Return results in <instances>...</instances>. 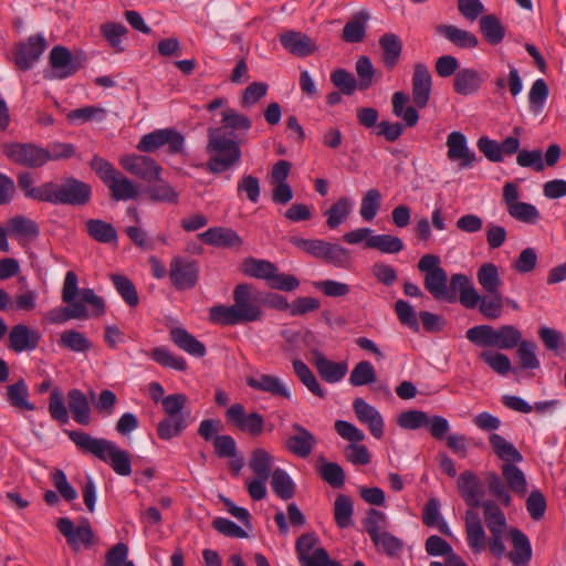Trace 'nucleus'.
<instances>
[{"label":"nucleus","instance_id":"680f3d73","mask_svg":"<svg viewBox=\"0 0 566 566\" xmlns=\"http://www.w3.org/2000/svg\"><path fill=\"white\" fill-rule=\"evenodd\" d=\"M222 130H249L251 128V119L233 108H227L222 112Z\"/></svg>","mask_w":566,"mask_h":566},{"label":"nucleus","instance_id":"052dcab7","mask_svg":"<svg viewBox=\"0 0 566 566\" xmlns=\"http://www.w3.org/2000/svg\"><path fill=\"white\" fill-rule=\"evenodd\" d=\"M112 282L114 283L117 292L129 306L138 305L139 297L137 290L127 276L120 274H113Z\"/></svg>","mask_w":566,"mask_h":566},{"label":"nucleus","instance_id":"4468645a","mask_svg":"<svg viewBox=\"0 0 566 566\" xmlns=\"http://www.w3.org/2000/svg\"><path fill=\"white\" fill-rule=\"evenodd\" d=\"M119 163L127 172L144 181L159 180L161 167L148 156L126 155L120 158Z\"/></svg>","mask_w":566,"mask_h":566},{"label":"nucleus","instance_id":"79ce46f5","mask_svg":"<svg viewBox=\"0 0 566 566\" xmlns=\"http://www.w3.org/2000/svg\"><path fill=\"white\" fill-rule=\"evenodd\" d=\"M322 260L336 268L347 269L352 264L350 251L346 248L326 241Z\"/></svg>","mask_w":566,"mask_h":566},{"label":"nucleus","instance_id":"4d7b16f0","mask_svg":"<svg viewBox=\"0 0 566 566\" xmlns=\"http://www.w3.org/2000/svg\"><path fill=\"white\" fill-rule=\"evenodd\" d=\"M60 345L76 353H85L93 346L92 342L81 332L65 331L61 334Z\"/></svg>","mask_w":566,"mask_h":566},{"label":"nucleus","instance_id":"7c9ffc66","mask_svg":"<svg viewBox=\"0 0 566 566\" xmlns=\"http://www.w3.org/2000/svg\"><path fill=\"white\" fill-rule=\"evenodd\" d=\"M19 189L29 199L48 202L49 190L52 188V181H46L40 186H33V178L29 171H23L17 178Z\"/></svg>","mask_w":566,"mask_h":566},{"label":"nucleus","instance_id":"0e129e2a","mask_svg":"<svg viewBox=\"0 0 566 566\" xmlns=\"http://www.w3.org/2000/svg\"><path fill=\"white\" fill-rule=\"evenodd\" d=\"M480 358L501 376L507 375L512 369L511 360L505 354L485 350L480 354Z\"/></svg>","mask_w":566,"mask_h":566},{"label":"nucleus","instance_id":"b1692460","mask_svg":"<svg viewBox=\"0 0 566 566\" xmlns=\"http://www.w3.org/2000/svg\"><path fill=\"white\" fill-rule=\"evenodd\" d=\"M199 238L209 245L223 249H238L242 244L241 238L234 230L223 227L210 228L200 233Z\"/></svg>","mask_w":566,"mask_h":566},{"label":"nucleus","instance_id":"f257e3e1","mask_svg":"<svg viewBox=\"0 0 566 566\" xmlns=\"http://www.w3.org/2000/svg\"><path fill=\"white\" fill-rule=\"evenodd\" d=\"M232 305H216L209 310L210 322L235 326L261 321L265 294L250 283L238 284L232 293Z\"/></svg>","mask_w":566,"mask_h":566},{"label":"nucleus","instance_id":"8fccbe9b","mask_svg":"<svg viewBox=\"0 0 566 566\" xmlns=\"http://www.w3.org/2000/svg\"><path fill=\"white\" fill-rule=\"evenodd\" d=\"M353 512L352 499L348 495L338 494L334 502V518L339 528H347L353 524Z\"/></svg>","mask_w":566,"mask_h":566},{"label":"nucleus","instance_id":"3c124183","mask_svg":"<svg viewBox=\"0 0 566 566\" xmlns=\"http://www.w3.org/2000/svg\"><path fill=\"white\" fill-rule=\"evenodd\" d=\"M366 248L377 249L382 253H399L403 249V242L400 238L391 234L371 235L366 241Z\"/></svg>","mask_w":566,"mask_h":566},{"label":"nucleus","instance_id":"5fc2aeb1","mask_svg":"<svg viewBox=\"0 0 566 566\" xmlns=\"http://www.w3.org/2000/svg\"><path fill=\"white\" fill-rule=\"evenodd\" d=\"M370 538L378 552H381L390 557L397 556L403 547L401 539L386 531Z\"/></svg>","mask_w":566,"mask_h":566},{"label":"nucleus","instance_id":"de8ad7c7","mask_svg":"<svg viewBox=\"0 0 566 566\" xmlns=\"http://www.w3.org/2000/svg\"><path fill=\"white\" fill-rule=\"evenodd\" d=\"M352 210L350 201L346 197H340L325 212L326 224L331 229L339 227L348 217Z\"/></svg>","mask_w":566,"mask_h":566},{"label":"nucleus","instance_id":"13d9d810","mask_svg":"<svg viewBox=\"0 0 566 566\" xmlns=\"http://www.w3.org/2000/svg\"><path fill=\"white\" fill-rule=\"evenodd\" d=\"M10 231L20 238L35 239L39 235L36 223L25 217H13L8 222Z\"/></svg>","mask_w":566,"mask_h":566},{"label":"nucleus","instance_id":"bf43d9fd","mask_svg":"<svg viewBox=\"0 0 566 566\" xmlns=\"http://www.w3.org/2000/svg\"><path fill=\"white\" fill-rule=\"evenodd\" d=\"M380 203H381L380 191L376 188H371V189L367 190L366 193L364 195V197L361 199V203H360L359 213H360L361 218L366 221H371L376 217V214L380 208Z\"/></svg>","mask_w":566,"mask_h":566},{"label":"nucleus","instance_id":"bb28decb","mask_svg":"<svg viewBox=\"0 0 566 566\" xmlns=\"http://www.w3.org/2000/svg\"><path fill=\"white\" fill-rule=\"evenodd\" d=\"M381 59L386 70L391 71L398 64L402 53V42L395 33H385L379 38Z\"/></svg>","mask_w":566,"mask_h":566},{"label":"nucleus","instance_id":"603ef678","mask_svg":"<svg viewBox=\"0 0 566 566\" xmlns=\"http://www.w3.org/2000/svg\"><path fill=\"white\" fill-rule=\"evenodd\" d=\"M270 478L271 486L279 497H281L282 500H289L294 496V482L284 470L275 469Z\"/></svg>","mask_w":566,"mask_h":566},{"label":"nucleus","instance_id":"cd10ccee","mask_svg":"<svg viewBox=\"0 0 566 566\" xmlns=\"http://www.w3.org/2000/svg\"><path fill=\"white\" fill-rule=\"evenodd\" d=\"M426 290L437 300L453 302L455 295L448 287V275L443 269H436L424 276Z\"/></svg>","mask_w":566,"mask_h":566},{"label":"nucleus","instance_id":"ddd939ff","mask_svg":"<svg viewBox=\"0 0 566 566\" xmlns=\"http://www.w3.org/2000/svg\"><path fill=\"white\" fill-rule=\"evenodd\" d=\"M56 527L75 552L80 549L81 544L85 547L93 545L94 533L87 520H83L81 524L75 527L69 517H61L56 522Z\"/></svg>","mask_w":566,"mask_h":566},{"label":"nucleus","instance_id":"2eb2a0df","mask_svg":"<svg viewBox=\"0 0 566 566\" xmlns=\"http://www.w3.org/2000/svg\"><path fill=\"white\" fill-rule=\"evenodd\" d=\"M198 273L199 268L196 261L176 256L170 262L169 276L177 290L193 287L198 281Z\"/></svg>","mask_w":566,"mask_h":566},{"label":"nucleus","instance_id":"69168bd1","mask_svg":"<svg viewBox=\"0 0 566 566\" xmlns=\"http://www.w3.org/2000/svg\"><path fill=\"white\" fill-rule=\"evenodd\" d=\"M355 70L358 76V88L366 91L371 86L376 73L371 60L366 55L359 56L356 61Z\"/></svg>","mask_w":566,"mask_h":566},{"label":"nucleus","instance_id":"e433bc0d","mask_svg":"<svg viewBox=\"0 0 566 566\" xmlns=\"http://www.w3.org/2000/svg\"><path fill=\"white\" fill-rule=\"evenodd\" d=\"M85 228L90 237L99 243L117 242V231L109 222L90 219L85 222Z\"/></svg>","mask_w":566,"mask_h":566},{"label":"nucleus","instance_id":"c9c22d12","mask_svg":"<svg viewBox=\"0 0 566 566\" xmlns=\"http://www.w3.org/2000/svg\"><path fill=\"white\" fill-rule=\"evenodd\" d=\"M501 471L509 490L521 497L525 496L527 481L523 471L513 463H503Z\"/></svg>","mask_w":566,"mask_h":566},{"label":"nucleus","instance_id":"58836bf2","mask_svg":"<svg viewBox=\"0 0 566 566\" xmlns=\"http://www.w3.org/2000/svg\"><path fill=\"white\" fill-rule=\"evenodd\" d=\"M273 457L263 448L251 452L249 468L256 478L269 479L272 474Z\"/></svg>","mask_w":566,"mask_h":566},{"label":"nucleus","instance_id":"f704fd0d","mask_svg":"<svg viewBox=\"0 0 566 566\" xmlns=\"http://www.w3.org/2000/svg\"><path fill=\"white\" fill-rule=\"evenodd\" d=\"M490 444L494 451V453L504 462V463H518L523 461V455L515 448V446L504 439L502 436L497 433H492L489 438Z\"/></svg>","mask_w":566,"mask_h":566},{"label":"nucleus","instance_id":"6e6552de","mask_svg":"<svg viewBox=\"0 0 566 566\" xmlns=\"http://www.w3.org/2000/svg\"><path fill=\"white\" fill-rule=\"evenodd\" d=\"M85 59L81 53L73 55L63 45H55L49 54V70L44 72L46 80H65L74 75L84 63Z\"/></svg>","mask_w":566,"mask_h":566},{"label":"nucleus","instance_id":"a211bd4d","mask_svg":"<svg viewBox=\"0 0 566 566\" xmlns=\"http://www.w3.org/2000/svg\"><path fill=\"white\" fill-rule=\"evenodd\" d=\"M280 42L291 54L305 57L317 50V45L307 34L289 30L280 34Z\"/></svg>","mask_w":566,"mask_h":566},{"label":"nucleus","instance_id":"864d4df0","mask_svg":"<svg viewBox=\"0 0 566 566\" xmlns=\"http://www.w3.org/2000/svg\"><path fill=\"white\" fill-rule=\"evenodd\" d=\"M376 380L377 376L375 368L368 360L357 363L349 375V384L354 387L370 385Z\"/></svg>","mask_w":566,"mask_h":566},{"label":"nucleus","instance_id":"7ed1b4c3","mask_svg":"<svg viewBox=\"0 0 566 566\" xmlns=\"http://www.w3.org/2000/svg\"><path fill=\"white\" fill-rule=\"evenodd\" d=\"M69 438L83 452L91 453L98 460L109 463L116 474L122 476L130 475L129 452L119 449L113 441L104 438H94L84 431H70Z\"/></svg>","mask_w":566,"mask_h":566},{"label":"nucleus","instance_id":"774afa93","mask_svg":"<svg viewBox=\"0 0 566 566\" xmlns=\"http://www.w3.org/2000/svg\"><path fill=\"white\" fill-rule=\"evenodd\" d=\"M398 426L407 430H416L421 427L429 426V418L424 411L409 410L403 411L398 416Z\"/></svg>","mask_w":566,"mask_h":566},{"label":"nucleus","instance_id":"c85d7f7f","mask_svg":"<svg viewBox=\"0 0 566 566\" xmlns=\"http://www.w3.org/2000/svg\"><path fill=\"white\" fill-rule=\"evenodd\" d=\"M436 31L460 49H473L479 44V40L473 33L455 25L439 24L436 27Z\"/></svg>","mask_w":566,"mask_h":566},{"label":"nucleus","instance_id":"0eeeda50","mask_svg":"<svg viewBox=\"0 0 566 566\" xmlns=\"http://www.w3.org/2000/svg\"><path fill=\"white\" fill-rule=\"evenodd\" d=\"M480 506L483 509L484 522L491 533L489 549L494 556L501 558L506 551L503 541L507 527L506 517L494 501L481 502Z\"/></svg>","mask_w":566,"mask_h":566},{"label":"nucleus","instance_id":"4be33fe9","mask_svg":"<svg viewBox=\"0 0 566 566\" xmlns=\"http://www.w3.org/2000/svg\"><path fill=\"white\" fill-rule=\"evenodd\" d=\"M353 408L358 420L368 426L370 433L376 439L382 438L384 420L379 411L363 398H356L353 401Z\"/></svg>","mask_w":566,"mask_h":566},{"label":"nucleus","instance_id":"338daca9","mask_svg":"<svg viewBox=\"0 0 566 566\" xmlns=\"http://www.w3.org/2000/svg\"><path fill=\"white\" fill-rule=\"evenodd\" d=\"M101 32L112 48H114L117 52L124 51L122 40L128 32L124 24L117 22H107L101 27Z\"/></svg>","mask_w":566,"mask_h":566},{"label":"nucleus","instance_id":"39448f33","mask_svg":"<svg viewBox=\"0 0 566 566\" xmlns=\"http://www.w3.org/2000/svg\"><path fill=\"white\" fill-rule=\"evenodd\" d=\"M85 304L92 306L93 316H99L105 313V303L102 297L95 294L92 289H83L80 292V300L73 302L63 308H55L48 313V319L53 324H63L69 319H84L88 317Z\"/></svg>","mask_w":566,"mask_h":566},{"label":"nucleus","instance_id":"a878e982","mask_svg":"<svg viewBox=\"0 0 566 566\" xmlns=\"http://www.w3.org/2000/svg\"><path fill=\"white\" fill-rule=\"evenodd\" d=\"M247 384L250 388L263 392L271 394L273 396L290 399L291 392L284 382L276 376L261 374L258 377L247 378Z\"/></svg>","mask_w":566,"mask_h":566},{"label":"nucleus","instance_id":"ea45409f","mask_svg":"<svg viewBox=\"0 0 566 566\" xmlns=\"http://www.w3.org/2000/svg\"><path fill=\"white\" fill-rule=\"evenodd\" d=\"M476 279L482 289L490 294L499 292L502 285L499 269L493 263L482 264L478 270Z\"/></svg>","mask_w":566,"mask_h":566},{"label":"nucleus","instance_id":"dca6fc26","mask_svg":"<svg viewBox=\"0 0 566 566\" xmlns=\"http://www.w3.org/2000/svg\"><path fill=\"white\" fill-rule=\"evenodd\" d=\"M291 429L292 433L284 440V448L295 457L308 458L317 443L315 436L297 422L292 423Z\"/></svg>","mask_w":566,"mask_h":566},{"label":"nucleus","instance_id":"09e8293b","mask_svg":"<svg viewBox=\"0 0 566 566\" xmlns=\"http://www.w3.org/2000/svg\"><path fill=\"white\" fill-rule=\"evenodd\" d=\"M188 427L186 417H165L157 424V434L161 440H171Z\"/></svg>","mask_w":566,"mask_h":566},{"label":"nucleus","instance_id":"4c0bfd02","mask_svg":"<svg viewBox=\"0 0 566 566\" xmlns=\"http://www.w3.org/2000/svg\"><path fill=\"white\" fill-rule=\"evenodd\" d=\"M159 182L147 187L146 195L154 203L177 205L179 202V192L168 182L158 180Z\"/></svg>","mask_w":566,"mask_h":566},{"label":"nucleus","instance_id":"f3484780","mask_svg":"<svg viewBox=\"0 0 566 566\" xmlns=\"http://www.w3.org/2000/svg\"><path fill=\"white\" fill-rule=\"evenodd\" d=\"M447 156L451 161L460 160V167H471L476 161L475 154L468 147L465 136L460 132H452L447 137Z\"/></svg>","mask_w":566,"mask_h":566},{"label":"nucleus","instance_id":"aec40b11","mask_svg":"<svg viewBox=\"0 0 566 566\" xmlns=\"http://www.w3.org/2000/svg\"><path fill=\"white\" fill-rule=\"evenodd\" d=\"M314 356V366L321 378L329 384L340 381L348 370L346 361H333L325 357L319 350L312 352Z\"/></svg>","mask_w":566,"mask_h":566},{"label":"nucleus","instance_id":"412c9836","mask_svg":"<svg viewBox=\"0 0 566 566\" xmlns=\"http://www.w3.org/2000/svg\"><path fill=\"white\" fill-rule=\"evenodd\" d=\"M41 335L24 324L13 326L9 333V348L15 353L33 350L39 346Z\"/></svg>","mask_w":566,"mask_h":566},{"label":"nucleus","instance_id":"1a4fd4ad","mask_svg":"<svg viewBox=\"0 0 566 566\" xmlns=\"http://www.w3.org/2000/svg\"><path fill=\"white\" fill-rule=\"evenodd\" d=\"M167 145L171 155L182 154L185 149V136L175 128H163L144 135L137 149L144 153H153Z\"/></svg>","mask_w":566,"mask_h":566},{"label":"nucleus","instance_id":"37998d69","mask_svg":"<svg viewBox=\"0 0 566 566\" xmlns=\"http://www.w3.org/2000/svg\"><path fill=\"white\" fill-rule=\"evenodd\" d=\"M522 340V333L513 325H503L494 328L493 347L512 349Z\"/></svg>","mask_w":566,"mask_h":566},{"label":"nucleus","instance_id":"c03bdc74","mask_svg":"<svg viewBox=\"0 0 566 566\" xmlns=\"http://www.w3.org/2000/svg\"><path fill=\"white\" fill-rule=\"evenodd\" d=\"M274 271H276V265L266 260L248 258L242 263V272L245 275L266 282Z\"/></svg>","mask_w":566,"mask_h":566},{"label":"nucleus","instance_id":"a19ab883","mask_svg":"<svg viewBox=\"0 0 566 566\" xmlns=\"http://www.w3.org/2000/svg\"><path fill=\"white\" fill-rule=\"evenodd\" d=\"M480 30L485 39L492 45L502 42L505 35L504 27L494 14H486L480 19Z\"/></svg>","mask_w":566,"mask_h":566},{"label":"nucleus","instance_id":"49530a36","mask_svg":"<svg viewBox=\"0 0 566 566\" xmlns=\"http://www.w3.org/2000/svg\"><path fill=\"white\" fill-rule=\"evenodd\" d=\"M7 396L10 405L18 409L33 411L35 406L28 400L29 389L23 379L8 386Z\"/></svg>","mask_w":566,"mask_h":566},{"label":"nucleus","instance_id":"9d476101","mask_svg":"<svg viewBox=\"0 0 566 566\" xmlns=\"http://www.w3.org/2000/svg\"><path fill=\"white\" fill-rule=\"evenodd\" d=\"M1 150L9 160L19 166L40 168L45 165L44 148L32 143H6Z\"/></svg>","mask_w":566,"mask_h":566},{"label":"nucleus","instance_id":"6ab92c4d","mask_svg":"<svg viewBox=\"0 0 566 566\" xmlns=\"http://www.w3.org/2000/svg\"><path fill=\"white\" fill-rule=\"evenodd\" d=\"M465 534L469 548L474 554H480L489 547L483 525L478 513L468 510L465 513Z\"/></svg>","mask_w":566,"mask_h":566},{"label":"nucleus","instance_id":"f8f14e48","mask_svg":"<svg viewBox=\"0 0 566 566\" xmlns=\"http://www.w3.org/2000/svg\"><path fill=\"white\" fill-rule=\"evenodd\" d=\"M48 43L42 34H33L27 41L15 44L13 63L21 71H28L39 61Z\"/></svg>","mask_w":566,"mask_h":566},{"label":"nucleus","instance_id":"72a5a7b5","mask_svg":"<svg viewBox=\"0 0 566 566\" xmlns=\"http://www.w3.org/2000/svg\"><path fill=\"white\" fill-rule=\"evenodd\" d=\"M510 534L514 547V551L509 554L510 560L515 566L527 563L532 557V547L527 536L517 528H512Z\"/></svg>","mask_w":566,"mask_h":566},{"label":"nucleus","instance_id":"423d86ee","mask_svg":"<svg viewBox=\"0 0 566 566\" xmlns=\"http://www.w3.org/2000/svg\"><path fill=\"white\" fill-rule=\"evenodd\" d=\"M92 197V188L88 184L74 177H65L61 184L52 181L49 190L48 202L53 205L85 206Z\"/></svg>","mask_w":566,"mask_h":566},{"label":"nucleus","instance_id":"9b49d317","mask_svg":"<svg viewBox=\"0 0 566 566\" xmlns=\"http://www.w3.org/2000/svg\"><path fill=\"white\" fill-rule=\"evenodd\" d=\"M228 423L234 426L238 430L251 437H260L265 427L264 417L259 412H245L242 403H233L226 411Z\"/></svg>","mask_w":566,"mask_h":566},{"label":"nucleus","instance_id":"473e14b6","mask_svg":"<svg viewBox=\"0 0 566 566\" xmlns=\"http://www.w3.org/2000/svg\"><path fill=\"white\" fill-rule=\"evenodd\" d=\"M169 334L170 339L186 353L196 357H203L206 355V346L185 328L175 327L170 329Z\"/></svg>","mask_w":566,"mask_h":566},{"label":"nucleus","instance_id":"a18cd8bd","mask_svg":"<svg viewBox=\"0 0 566 566\" xmlns=\"http://www.w3.org/2000/svg\"><path fill=\"white\" fill-rule=\"evenodd\" d=\"M369 19V14L366 12H359L348 21L343 29V39L349 43H358L365 39L366 35V22Z\"/></svg>","mask_w":566,"mask_h":566},{"label":"nucleus","instance_id":"6e6d98bb","mask_svg":"<svg viewBox=\"0 0 566 566\" xmlns=\"http://www.w3.org/2000/svg\"><path fill=\"white\" fill-rule=\"evenodd\" d=\"M322 464L318 468L319 476L332 488L339 489L345 484V472L343 468L335 462H325L321 458Z\"/></svg>","mask_w":566,"mask_h":566},{"label":"nucleus","instance_id":"f03ea898","mask_svg":"<svg viewBox=\"0 0 566 566\" xmlns=\"http://www.w3.org/2000/svg\"><path fill=\"white\" fill-rule=\"evenodd\" d=\"M412 102L415 106H406L409 97L403 92H396L392 95V113L397 117H401L408 127H413L419 119L417 108H424L431 96L432 76L429 69L423 63H416L412 73Z\"/></svg>","mask_w":566,"mask_h":566},{"label":"nucleus","instance_id":"c756f323","mask_svg":"<svg viewBox=\"0 0 566 566\" xmlns=\"http://www.w3.org/2000/svg\"><path fill=\"white\" fill-rule=\"evenodd\" d=\"M67 403L75 422L83 426L91 422V407L84 392L80 389H71L67 392Z\"/></svg>","mask_w":566,"mask_h":566},{"label":"nucleus","instance_id":"e2e57ef3","mask_svg":"<svg viewBox=\"0 0 566 566\" xmlns=\"http://www.w3.org/2000/svg\"><path fill=\"white\" fill-rule=\"evenodd\" d=\"M151 358L164 367H168L178 371L187 369L186 360L180 356L172 355L165 347H156L151 350Z\"/></svg>","mask_w":566,"mask_h":566},{"label":"nucleus","instance_id":"2f4dec72","mask_svg":"<svg viewBox=\"0 0 566 566\" xmlns=\"http://www.w3.org/2000/svg\"><path fill=\"white\" fill-rule=\"evenodd\" d=\"M106 186L115 201L135 200L139 196L138 187L122 172H118Z\"/></svg>","mask_w":566,"mask_h":566},{"label":"nucleus","instance_id":"20e7f679","mask_svg":"<svg viewBox=\"0 0 566 566\" xmlns=\"http://www.w3.org/2000/svg\"><path fill=\"white\" fill-rule=\"evenodd\" d=\"M207 151L210 155L207 169L212 174H221L231 169L241 159L240 143L227 136L222 128L208 129Z\"/></svg>","mask_w":566,"mask_h":566},{"label":"nucleus","instance_id":"393cba45","mask_svg":"<svg viewBox=\"0 0 566 566\" xmlns=\"http://www.w3.org/2000/svg\"><path fill=\"white\" fill-rule=\"evenodd\" d=\"M484 77L481 72L473 69L459 70L453 78V90L460 95H471L476 93L482 84Z\"/></svg>","mask_w":566,"mask_h":566},{"label":"nucleus","instance_id":"5701e85b","mask_svg":"<svg viewBox=\"0 0 566 566\" xmlns=\"http://www.w3.org/2000/svg\"><path fill=\"white\" fill-rule=\"evenodd\" d=\"M457 488L468 506L472 509L480 507L483 491L474 472L469 470L462 472L457 480Z\"/></svg>","mask_w":566,"mask_h":566}]
</instances>
